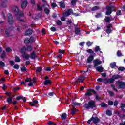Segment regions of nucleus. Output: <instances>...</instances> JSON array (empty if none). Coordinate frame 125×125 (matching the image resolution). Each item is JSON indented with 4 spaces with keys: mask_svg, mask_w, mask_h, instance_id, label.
<instances>
[{
    "mask_svg": "<svg viewBox=\"0 0 125 125\" xmlns=\"http://www.w3.org/2000/svg\"><path fill=\"white\" fill-rule=\"evenodd\" d=\"M12 11L15 12V15L16 16L17 19H18L19 21H20L21 22L24 21L23 20H19V18L20 17H22V16H24V13H23V12L21 11H19L18 9V7L15 6L12 8Z\"/></svg>",
    "mask_w": 125,
    "mask_h": 125,
    "instance_id": "1",
    "label": "nucleus"
},
{
    "mask_svg": "<svg viewBox=\"0 0 125 125\" xmlns=\"http://www.w3.org/2000/svg\"><path fill=\"white\" fill-rule=\"evenodd\" d=\"M85 107L86 109H89V108H95V101H91L88 103V104H85Z\"/></svg>",
    "mask_w": 125,
    "mask_h": 125,
    "instance_id": "2",
    "label": "nucleus"
},
{
    "mask_svg": "<svg viewBox=\"0 0 125 125\" xmlns=\"http://www.w3.org/2000/svg\"><path fill=\"white\" fill-rule=\"evenodd\" d=\"M106 9V15H110L112 13V12L115 10V7L114 6H107Z\"/></svg>",
    "mask_w": 125,
    "mask_h": 125,
    "instance_id": "3",
    "label": "nucleus"
},
{
    "mask_svg": "<svg viewBox=\"0 0 125 125\" xmlns=\"http://www.w3.org/2000/svg\"><path fill=\"white\" fill-rule=\"evenodd\" d=\"M45 4L42 6V7H45L44 11L46 14H49V5L47 4V3L44 1V0H42Z\"/></svg>",
    "mask_w": 125,
    "mask_h": 125,
    "instance_id": "4",
    "label": "nucleus"
},
{
    "mask_svg": "<svg viewBox=\"0 0 125 125\" xmlns=\"http://www.w3.org/2000/svg\"><path fill=\"white\" fill-rule=\"evenodd\" d=\"M80 105H81V103H79L77 102L72 103V106H73V108L72 110V115H74V114H75L77 111V110L75 108V107H74V106H80Z\"/></svg>",
    "mask_w": 125,
    "mask_h": 125,
    "instance_id": "5",
    "label": "nucleus"
},
{
    "mask_svg": "<svg viewBox=\"0 0 125 125\" xmlns=\"http://www.w3.org/2000/svg\"><path fill=\"white\" fill-rule=\"evenodd\" d=\"M35 42V38L34 37H31L30 38H26L24 40V43L26 44L28 43H31Z\"/></svg>",
    "mask_w": 125,
    "mask_h": 125,
    "instance_id": "6",
    "label": "nucleus"
},
{
    "mask_svg": "<svg viewBox=\"0 0 125 125\" xmlns=\"http://www.w3.org/2000/svg\"><path fill=\"white\" fill-rule=\"evenodd\" d=\"M44 84L45 85H50L51 84V81L48 79V77L45 76V81L44 82Z\"/></svg>",
    "mask_w": 125,
    "mask_h": 125,
    "instance_id": "7",
    "label": "nucleus"
},
{
    "mask_svg": "<svg viewBox=\"0 0 125 125\" xmlns=\"http://www.w3.org/2000/svg\"><path fill=\"white\" fill-rule=\"evenodd\" d=\"M112 27H113V25H112V24H108L106 26L107 29L106 30V32L107 34H110V33H112V29H111L112 28Z\"/></svg>",
    "mask_w": 125,
    "mask_h": 125,
    "instance_id": "8",
    "label": "nucleus"
},
{
    "mask_svg": "<svg viewBox=\"0 0 125 125\" xmlns=\"http://www.w3.org/2000/svg\"><path fill=\"white\" fill-rule=\"evenodd\" d=\"M91 120H92L93 123H94L96 125H97V124H98L100 121V120L99 119V118H98V117H95L94 118L93 117V116H92V118H91Z\"/></svg>",
    "mask_w": 125,
    "mask_h": 125,
    "instance_id": "9",
    "label": "nucleus"
},
{
    "mask_svg": "<svg viewBox=\"0 0 125 125\" xmlns=\"http://www.w3.org/2000/svg\"><path fill=\"white\" fill-rule=\"evenodd\" d=\"M117 83L119 85V88H123V87H125V83L122 81H118L117 82Z\"/></svg>",
    "mask_w": 125,
    "mask_h": 125,
    "instance_id": "10",
    "label": "nucleus"
},
{
    "mask_svg": "<svg viewBox=\"0 0 125 125\" xmlns=\"http://www.w3.org/2000/svg\"><path fill=\"white\" fill-rule=\"evenodd\" d=\"M93 63L95 67H97L98 65H100L102 63V62L98 59H96L94 60Z\"/></svg>",
    "mask_w": 125,
    "mask_h": 125,
    "instance_id": "11",
    "label": "nucleus"
},
{
    "mask_svg": "<svg viewBox=\"0 0 125 125\" xmlns=\"http://www.w3.org/2000/svg\"><path fill=\"white\" fill-rule=\"evenodd\" d=\"M8 21L9 24H12L13 23V18H12V15L11 14L8 15Z\"/></svg>",
    "mask_w": 125,
    "mask_h": 125,
    "instance_id": "12",
    "label": "nucleus"
},
{
    "mask_svg": "<svg viewBox=\"0 0 125 125\" xmlns=\"http://www.w3.org/2000/svg\"><path fill=\"white\" fill-rule=\"evenodd\" d=\"M73 13V10L72 9H69L67 11H65L63 13V16H69L70 14H72Z\"/></svg>",
    "mask_w": 125,
    "mask_h": 125,
    "instance_id": "13",
    "label": "nucleus"
},
{
    "mask_svg": "<svg viewBox=\"0 0 125 125\" xmlns=\"http://www.w3.org/2000/svg\"><path fill=\"white\" fill-rule=\"evenodd\" d=\"M28 2L26 0H21V7L22 8H25L27 6Z\"/></svg>",
    "mask_w": 125,
    "mask_h": 125,
    "instance_id": "14",
    "label": "nucleus"
},
{
    "mask_svg": "<svg viewBox=\"0 0 125 125\" xmlns=\"http://www.w3.org/2000/svg\"><path fill=\"white\" fill-rule=\"evenodd\" d=\"M94 57V56L93 55L89 56V57L87 58V63L90 64V63H91V62L93 60Z\"/></svg>",
    "mask_w": 125,
    "mask_h": 125,
    "instance_id": "15",
    "label": "nucleus"
},
{
    "mask_svg": "<svg viewBox=\"0 0 125 125\" xmlns=\"http://www.w3.org/2000/svg\"><path fill=\"white\" fill-rule=\"evenodd\" d=\"M32 33H33V30L31 29H30L25 32V34L26 36H29L31 35Z\"/></svg>",
    "mask_w": 125,
    "mask_h": 125,
    "instance_id": "16",
    "label": "nucleus"
},
{
    "mask_svg": "<svg viewBox=\"0 0 125 125\" xmlns=\"http://www.w3.org/2000/svg\"><path fill=\"white\" fill-rule=\"evenodd\" d=\"M84 79H85V77L84 76L80 77L77 80V83H83V80H84Z\"/></svg>",
    "mask_w": 125,
    "mask_h": 125,
    "instance_id": "17",
    "label": "nucleus"
},
{
    "mask_svg": "<svg viewBox=\"0 0 125 125\" xmlns=\"http://www.w3.org/2000/svg\"><path fill=\"white\" fill-rule=\"evenodd\" d=\"M22 57L23 58H25L26 60H28L30 59V55L27 54V53H24L22 55Z\"/></svg>",
    "mask_w": 125,
    "mask_h": 125,
    "instance_id": "18",
    "label": "nucleus"
},
{
    "mask_svg": "<svg viewBox=\"0 0 125 125\" xmlns=\"http://www.w3.org/2000/svg\"><path fill=\"white\" fill-rule=\"evenodd\" d=\"M59 5H60L61 8H65L66 7V5H65V3L63 2H60L59 3Z\"/></svg>",
    "mask_w": 125,
    "mask_h": 125,
    "instance_id": "19",
    "label": "nucleus"
},
{
    "mask_svg": "<svg viewBox=\"0 0 125 125\" xmlns=\"http://www.w3.org/2000/svg\"><path fill=\"white\" fill-rule=\"evenodd\" d=\"M96 70L97 72H103V67L102 66L96 67Z\"/></svg>",
    "mask_w": 125,
    "mask_h": 125,
    "instance_id": "20",
    "label": "nucleus"
},
{
    "mask_svg": "<svg viewBox=\"0 0 125 125\" xmlns=\"http://www.w3.org/2000/svg\"><path fill=\"white\" fill-rule=\"evenodd\" d=\"M26 51H27V48L25 47L21 48L20 50V52H21V53H25Z\"/></svg>",
    "mask_w": 125,
    "mask_h": 125,
    "instance_id": "21",
    "label": "nucleus"
},
{
    "mask_svg": "<svg viewBox=\"0 0 125 125\" xmlns=\"http://www.w3.org/2000/svg\"><path fill=\"white\" fill-rule=\"evenodd\" d=\"M36 83V79L34 78L31 82H29L28 86H33V83Z\"/></svg>",
    "mask_w": 125,
    "mask_h": 125,
    "instance_id": "22",
    "label": "nucleus"
},
{
    "mask_svg": "<svg viewBox=\"0 0 125 125\" xmlns=\"http://www.w3.org/2000/svg\"><path fill=\"white\" fill-rule=\"evenodd\" d=\"M39 103V102L38 101H34L33 102H30L29 103L30 106H35V105H37Z\"/></svg>",
    "mask_w": 125,
    "mask_h": 125,
    "instance_id": "23",
    "label": "nucleus"
},
{
    "mask_svg": "<svg viewBox=\"0 0 125 125\" xmlns=\"http://www.w3.org/2000/svg\"><path fill=\"white\" fill-rule=\"evenodd\" d=\"M29 55H30V58H31V59H35V58H36V54L35 53V52H32Z\"/></svg>",
    "mask_w": 125,
    "mask_h": 125,
    "instance_id": "24",
    "label": "nucleus"
},
{
    "mask_svg": "<svg viewBox=\"0 0 125 125\" xmlns=\"http://www.w3.org/2000/svg\"><path fill=\"white\" fill-rule=\"evenodd\" d=\"M21 61L20 58L19 57L16 56L15 58V62H17V63H19Z\"/></svg>",
    "mask_w": 125,
    "mask_h": 125,
    "instance_id": "25",
    "label": "nucleus"
},
{
    "mask_svg": "<svg viewBox=\"0 0 125 125\" xmlns=\"http://www.w3.org/2000/svg\"><path fill=\"white\" fill-rule=\"evenodd\" d=\"M104 20L105 22H106V23H109V22H110L111 21V19L109 17H106Z\"/></svg>",
    "mask_w": 125,
    "mask_h": 125,
    "instance_id": "26",
    "label": "nucleus"
},
{
    "mask_svg": "<svg viewBox=\"0 0 125 125\" xmlns=\"http://www.w3.org/2000/svg\"><path fill=\"white\" fill-rule=\"evenodd\" d=\"M100 105L101 106L103 107V108H106L108 107V104H106L105 103H102Z\"/></svg>",
    "mask_w": 125,
    "mask_h": 125,
    "instance_id": "27",
    "label": "nucleus"
},
{
    "mask_svg": "<svg viewBox=\"0 0 125 125\" xmlns=\"http://www.w3.org/2000/svg\"><path fill=\"white\" fill-rule=\"evenodd\" d=\"M66 118H67V114L63 113L62 114L61 118L62 119V120H65L66 119Z\"/></svg>",
    "mask_w": 125,
    "mask_h": 125,
    "instance_id": "28",
    "label": "nucleus"
},
{
    "mask_svg": "<svg viewBox=\"0 0 125 125\" xmlns=\"http://www.w3.org/2000/svg\"><path fill=\"white\" fill-rule=\"evenodd\" d=\"M112 78L114 79V80H117L118 79H119V78H121V76L118 75H113L112 76Z\"/></svg>",
    "mask_w": 125,
    "mask_h": 125,
    "instance_id": "29",
    "label": "nucleus"
},
{
    "mask_svg": "<svg viewBox=\"0 0 125 125\" xmlns=\"http://www.w3.org/2000/svg\"><path fill=\"white\" fill-rule=\"evenodd\" d=\"M7 102L10 104L12 102V98L8 97L7 99Z\"/></svg>",
    "mask_w": 125,
    "mask_h": 125,
    "instance_id": "30",
    "label": "nucleus"
},
{
    "mask_svg": "<svg viewBox=\"0 0 125 125\" xmlns=\"http://www.w3.org/2000/svg\"><path fill=\"white\" fill-rule=\"evenodd\" d=\"M121 108L122 111H125V104H121Z\"/></svg>",
    "mask_w": 125,
    "mask_h": 125,
    "instance_id": "31",
    "label": "nucleus"
},
{
    "mask_svg": "<svg viewBox=\"0 0 125 125\" xmlns=\"http://www.w3.org/2000/svg\"><path fill=\"white\" fill-rule=\"evenodd\" d=\"M87 52L88 53H90L91 54H93V55H95V53H94L93 52V51H92V50L91 49H88L87 50Z\"/></svg>",
    "mask_w": 125,
    "mask_h": 125,
    "instance_id": "32",
    "label": "nucleus"
},
{
    "mask_svg": "<svg viewBox=\"0 0 125 125\" xmlns=\"http://www.w3.org/2000/svg\"><path fill=\"white\" fill-rule=\"evenodd\" d=\"M75 31L76 35H79V34H80V28H75Z\"/></svg>",
    "mask_w": 125,
    "mask_h": 125,
    "instance_id": "33",
    "label": "nucleus"
},
{
    "mask_svg": "<svg viewBox=\"0 0 125 125\" xmlns=\"http://www.w3.org/2000/svg\"><path fill=\"white\" fill-rule=\"evenodd\" d=\"M26 70H27V69L26 68V67L24 66H22L21 68V72H25Z\"/></svg>",
    "mask_w": 125,
    "mask_h": 125,
    "instance_id": "34",
    "label": "nucleus"
},
{
    "mask_svg": "<svg viewBox=\"0 0 125 125\" xmlns=\"http://www.w3.org/2000/svg\"><path fill=\"white\" fill-rule=\"evenodd\" d=\"M106 114L107 115V116H112V111L109 110H107Z\"/></svg>",
    "mask_w": 125,
    "mask_h": 125,
    "instance_id": "35",
    "label": "nucleus"
},
{
    "mask_svg": "<svg viewBox=\"0 0 125 125\" xmlns=\"http://www.w3.org/2000/svg\"><path fill=\"white\" fill-rule=\"evenodd\" d=\"M111 68H114L116 67V62H113L110 64V65Z\"/></svg>",
    "mask_w": 125,
    "mask_h": 125,
    "instance_id": "36",
    "label": "nucleus"
},
{
    "mask_svg": "<svg viewBox=\"0 0 125 125\" xmlns=\"http://www.w3.org/2000/svg\"><path fill=\"white\" fill-rule=\"evenodd\" d=\"M95 51L97 52L99 51L100 53H101V51H100V49L99 48V46H96L95 48Z\"/></svg>",
    "mask_w": 125,
    "mask_h": 125,
    "instance_id": "37",
    "label": "nucleus"
},
{
    "mask_svg": "<svg viewBox=\"0 0 125 125\" xmlns=\"http://www.w3.org/2000/svg\"><path fill=\"white\" fill-rule=\"evenodd\" d=\"M42 69L41 68V67H37L36 71L40 73V72H42Z\"/></svg>",
    "mask_w": 125,
    "mask_h": 125,
    "instance_id": "38",
    "label": "nucleus"
},
{
    "mask_svg": "<svg viewBox=\"0 0 125 125\" xmlns=\"http://www.w3.org/2000/svg\"><path fill=\"white\" fill-rule=\"evenodd\" d=\"M9 31H10V28H9L8 29H6L5 30V33L7 35V36H9Z\"/></svg>",
    "mask_w": 125,
    "mask_h": 125,
    "instance_id": "39",
    "label": "nucleus"
},
{
    "mask_svg": "<svg viewBox=\"0 0 125 125\" xmlns=\"http://www.w3.org/2000/svg\"><path fill=\"white\" fill-rule=\"evenodd\" d=\"M114 81H115V79H114V78H113V77H112L111 78H110L108 80L109 83H114Z\"/></svg>",
    "mask_w": 125,
    "mask_h": 125,
    "instance_id": "40",
    "label": "nucleus"
},
{
    "mask_svg": "<svg viewBox=\"0 0 125 125\" xmlns=\"http://www.w3.org/2000/svg\"><path fill=\"white\" fill-rule=\"evenodd\" d=\"M32 49H33V48L31 46H28L27 48H26V50L28 51H31Z\"/></svg>",
    "mask_w": 125,
    "mask_h": 125,
    "instance_id": "41",
    "label": "nucleus"
},
{
    "mask_svg": "<svg viewBox=\"0 0 125 125\" xmlns=\"http://www.w3.org/2000/svg\"><path fill=\"white\" fill-rule=\"evenodd\" d=\"M108 104V105H109V106H113V105L114 104V102H113V101H109Z\"/></svg>",
    "mask_w": 125,
    "mask_h": 125,
    "instance_id": "42",
    "label": "nucleus"
},
{
    "mask_svg": "<svg viewBox=\"0 0 125 125\" xmlns=\"http://www.w3.org/2000/svg\"><path fill=\"white\" fill-rule=\"evenodd\" d=\"M0 67H4L5 64L2 61H0Z\"/></svg>",
    "mask_w": 125,
    "mask_h": 125,
    "instance_id": "43",
    "label": "nucleus"
},
{
    "mask_svg": "<svg viewBox=\"0 0 125 125\" xmlns=\"http://www.w3.org/2000/svg\"><path fill=\"white\" fill-rule=\"evenodd\" d=\"M86 44L88 46H91V45H92L93 44V42H90L88 41L87 43Z\"/></svg>",
    "mask_w": 125,
    "mask_h": 125,
    "instance_id": "44",
    "label": "nucleus"
},
{
    "mask_svg": "<svg viewBox=\"0 0 125 125\" xmlns=\"http://www.w3.org/2000/svg\"><path fill=\"white\" fill-rule=\"evenodd\" d=\"M6 51L7 52H11V51H12V50L11 49V48L8 47L6 48Z\"/></svg>",
    "mask_w": 125,
    "mask_h": 125,
    "instance_id": "45",
    "label": "nucleus"
},
{
    "mask_svg": "<svg viewBox=\"0 0 125 125\" xmlns=\"http://www.w3.org/2000/svg\"><path fill=\"white\" fill-rule=\"evenodd\" d=\"M37 7L38 10L41 11L42 9V7L40 6V5H38Z\"/></svg>",
    "mask_w": 125,
    "mask_h": 125,
    "instance_id": "46",
    "label": "nucleus"
},
{
    "mask_svg": "<svg viewBox=\"0 0 125 125\" xmlns=\"http://www.w3.org/2000/svg\"><path fill=\"white\" fill-rule=\"evenodd\" d=\"M99 7L98 6H95L92 9V11H95V10H97Z\"/></svg>",
    "mask_w": 125,
    "mask_h": 125,
    "instance_id": "47",
    "label": "nucleus"
},
{
    "mask_svg": "<svg viewBox=\"0 0 125 125\" xmlns=\"http://www.w3.org/2000/svg\"><path fill=\"white\" fill-rule=\"evenodd\" d=\"M1 58H4V57H5V51L2 52V54L1 55Z\"/></svg>",
    "mask_w": 125,
    "mask_h": 125,
    "instance_id": "48",
    "label": "nucleus"
},
{
    "mask_svg": "<svg viewBox=\"0 0 125 125\" xmlns=\"http://www.w3.org/2000/svg\"><path fill=\"white\" fill-rule=\"evenodd\" d=\"M108 92L109 93L110 96H114V95H115V94L111 91H108Z\"/></svg>",
    "mask_w": 125,
    "mask_h": 125,
    "instance_id": "49",
    "label": "nucleus"
},
{
    "mask_svg": "<svg viewBox=\"0 0 125 125\" xmlns=\"http://www.w3.org/2000/svg\"><path fill=\"white\" fill-rule=\"evenodd\" d=\"M14 69H16V70H18L19 69V65L17 64H15L14 66Z\"/></svg>",
    "mask_w": 125,
    "mask_h": 125,
    "instance_id": "50",
    "label": "nucleus"
},
{
    "mask_svg": "<svg viewBox=\"0 0 125 125\" xmlns=\"http://www.w3.org/2000/svg\"><path fill=\"white\" fill-rule=\"evenodd\" d=\"M96 18H100V17H102V15L101 14H97L96 15Z\"/></svg>",
    "mask_w": 125,
    "mask_h": 125,
    "instance_id": "51",
    "label": "nucleus"
},
{
    "mask_svg": "<svg viewBox=\"0 0 125 125\" xmlns=\"http://www.w3.org/2000/svg\"><path fill=\"white\" fill-rule=\"evenodd\" d=\"M51 6H52V7L54 8L56 7V6H57V5H56V3H52L51 4Z\"/></svg>",
    "mask_w": 125,
    "mask_h": 125,
    "instance_id": "52",
    "label": "nucleus"
},
{
    "mask_svg": "<svg viewBox=\"0 0 125 125\" xmlns=\"http://www.w3.org/2000/svg\"><path fill=\"white\" fill-rule=\"evenodd\" d=\"M76 2H77V0H72V1H71L72 5H74V4H76Z\"/></svg>",
    "mask_w": 125,
    "mask_h": 125,
    "instance_id": "53",
    "label": "nucleus"
},
{
    "mask_svg": "<svg viewBox=\"0 0 125 125\" xmlns=\"http://www.w3.org/2000/svg\"><path fill=\"white\" fill-rule=\"evenodd\" d=\"M5 81V79L2 78L0 80V83H4V82Z\"/></svg>",
    "mask_w": 125,
    "mask_h": 125,
    "instance_id": "54",
    "label": "nucleus"
},
{
    "mask_svg": "<svg viewBox=\"0 0 125 125\" xmlns=\"http://www.w3.org/2000/svg\"><path fill=\"white\" fill-rule=\"evenodd\" d=\"M117 56L119 57L122 56V53L121 52V51H117Z\"/></svg>",
    "mask_w": 125,
    "mask_h": 125,
    "instance_id": "55",
    "label": "nucleus"
},
{
    "mask_svg": "<svg viewBox=\"0 0 125 125\" xmlns=\"http://www.w3.org/2000/svg\"><path fill=\"white\" fill-rule=\"evenodd\" d=\"M104 83H109V80L107 79H105V80H104Z\"/></svg>",
    "mask_w": 125,
    "mask_h": 125,
    "instance_id": "56",
    "label": "nucleus"
},
{
    "mask_svg": "<svg viewBox=\"0 0 125 125\" xmlns=\"http://www.w3.org/2000/svg\"><path fill=\"white\" fill-rule=\"evenodd\" d=\"M51 31H52V32H55V31H56V28L54 27H52L51 28Z\"/></svg>",
    "mask_w": 125,
    "mask_h": 125,
    "instance_id": "57",
    "label": "nucleus"
},
{
    "mask_svg": "<svg viewBox=\"0 0 125 125\" xmlns=\"http://www.w3.org/2000/svg\"><path fill=\"white\" fill-rule=\"evenodd\" d=\"M61 21H62L63 22H64V21H65L66 18H65L64 17H62L61 18Z\"/></svg>",
    "mask_w": 125,
    "mask_h": 125,
    "instance_id": "58",
    "label": "nucleus"
},
{
    "mask_svg": "<svg viewBox=\"0 0 125 125\" xmlns=\"http://www.w3.org/2000/svg\"><path fill=\"white\" fill-rule=\"evenodd\" d=\"M119 71H124L125 70V67H120L118 68Z\"/></svg>",
    "mask_w": 125,
    "mask_h": 125,
    "instance_id": "59",
    "label": "nucleus"
},
{
    "mask_svg": "<svg viewBox=\"0 0 125 125\" xmlns=\"http://www.w3.org/2000/svg\"><path fill=\"white\" fill-rule=\"evenodd\" d=\"M57 25H61V24H62L61 21H60V20H57Z\"/></svg>",
    "mask_w": 125,
    "mask_h": 125,
    "instance_id": "60",
    "label": "nucleus"
},
{
    "mask_svg": "<svg viewBox=\"0 0 125 125\" xmlns=\"http://www.w3.org/2000/svg\"><path fill=\"white\" fill-rule=\"evenodd\" d=\"M32 81V80H31L30 78H27L26 80H25V82H26L27 83H30V82Z\"/></svg>",
    "mask_w": 125,
    "mask_h": 125,
    "instance_id": "61",
    "label": "nucleus"
},
{
    "mask_svg": "<svg viewBox=\"0 0 125 125\" xmlns=\"http://www.w3.org/2000/svg\"><path fill=\"white\" fill-rule=\"evenodd\" d=\"M22 97H21V96L17 97L16 98V99L17 100H20V99H22Z\"/></svg>",
    "mask_w": 125,
    "mask_h": 125,
    "instance_id": "62",
    "label": "nucleus"
},
{
    "mask_svg": "<svg viewBox=\"0 0 125 125\" xmlns=\"http://www.w3.org/2000/svg\"><path fill=\"white\" fill-rule=\"evenodd\" d=\"M10 65H11V66H13V65H14V62L12 61H10Z\"/></svg>",
    "mask_w": 125,
    "mask_h": 125,
    "instance_id": "63",
    "label": "nucleus"
},
{
    "mask_svg": "<svg viewBox=\"0 0 125 125\" xmlns=\"http://www.w3.org/2000/svg\"><path fill=\"white\" fill-rule=\"evenodd\" d=\"M121 15V10H118L116 12V15Z\"/></svg>",
    "mask_w": 125,
    "mask_h": 125,
    "instance_id": "64",
    "label": "nucleus"
}]
</instances>
